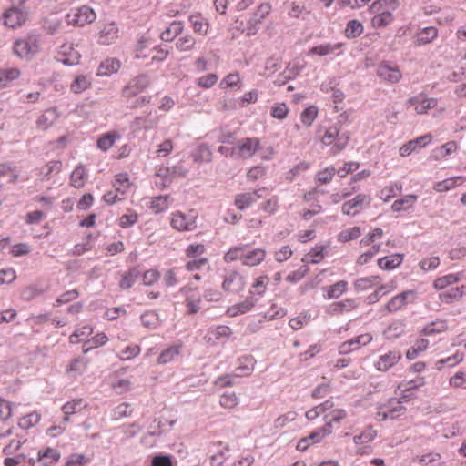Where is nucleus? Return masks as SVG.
I'll list each match as a JSON object with an SVG mask.
<instances>
[{
    "label": "nucleus",
    "mask_w": 466,
    "mask_h": 466,
    "mask_svg": "<svg viewBox=\"0 0 466 466\" xmlns=\"http://www.w3.org/2000/svg\"><path fill=\"white\" fill-rule=\"evenodd\" d=\"M406 411L405 407L402 405L401 400H390L385 410H380L377 413L379 420H394L399 418Z\"/></svg>",
    "instance_id": "dca6fc26"
},
{
    "label": "nucleus",
    "mask_w": 466,
    "mask_h": 466,
    "mask_svg": "<svg viewBox=\"0 0 466 466\" xmlns=\"http://www.w3.org/2000/svg\"><path fill=\"white\" fill-rule=\"evenodd\" d=\"M266 257V251L263 248H255L252 250L248 249V246H246V249L243 255L242 265L248 267H255L260 264Z\"/></svg>",
    "instance_id": "5701e85b"
},
{
    "label": "nucleus",
    "mask_w": 466,
    "mask_h": 466,
    "mask_svg": "<svg viewBox=\"0 0 466 466\" xmlns=\"http://www.w3.org/2000/svg\"><path fill=\"white\" fill-rule=\"evenodd\" d=\"M131 183L129 181V177L126 173L117 174L115 177V181L113 183V187L115 190L119 193L121 196L125 195L128 188L130 187Z\"/></svg>",
    "instance_id": "79ce46f5"
},
{
    "label": "nucleus",
    "mask_w": 466,
    "mask_h": 466,
    "mask_svg": "<svg viewBox=\"0 0 466 466\" xmlns=\"http://www.w3.org/2000/svg\"><path fill=\"white\" fill-rule=\"evenodd\" d=\"M401 191V186L394 183L390 184L380 191L379 198L387 202L390 198L396 197Z\"/></svg>",
    "instance_id": "4d7b16f0"
},
{
    "label": "nucleus",
    "mask_w": 466,
    "mask_h": 466,
    "mask_svg": "<svg viewBox=\"0 0 466 466\" xmlns=\"http://www.w3.org/2000/svg\"><path fill=\"white\" fill-rule=\"evenodd\" d=\"M197 215L193 210L188 213L177 211L171 214L170 225L177 231H191L197 228Z\"/></svg>",
    "instance_id": "7ed1b4c3"
},
{
    "label": "nucleus",
    "mask_w": 466,
    "mask_h": 466,
    "mask_svg": "<svg viewBox=\"0 0 466 466\" xmlns=\"http://www.w3.org/2000/svg\"><path fill=\"white\" fill-rule=\"evenodd\" d=\"M83 407V400L81 399H75L71 401L66 402L62 407V411L65 414V417L63 418L64 422L68 421V416L76 413L79 411Z\"/></svg>",
    "instance_id": "49530a36"
},
{
    "label": "nucleus",
    "mask_w": 466,
    "mask_h": 466,
    "mask_svg": "<svg viewBox=\"0 0 466 466\" xmlns=\"http://www.w3.org/2000/svg\"><path fill=\"white\" fill-rule=\"evenodd\" d=\"M230 333V329L228 326L221 325L210 328L206 335V338L208 342L216 344L220 339L228 338Z\"/></svg>",
    "instance_id": "cd10ccee"
},
{
    "label": "nucleus",
    "mask_w": 466,
    "mask_h": 466,
    "mask_svg": "<svg viewBox=\"0 0 466 466\" xmlns=\"http://www.w3.org/2000/svg\"><path fill=\"white\" fill-rule=\"evenodd\" d=\"M429 346V341L424 339L416 340L415 344L408 349L406 352L407 359L412 360L417 358L419 353L424 351Z\"/></svg>",
    "instance_id": "864d4df0"
},
{
    "label": "nucleus",
    "mask_w": 466,
    "mask_h": 466,
    "mask_svg": "<svg viewBox=\"0 0 466 466\" xmlns=\"http://www.w3.org/2000/svg\"><path fill=\"white\" fill-rule=\"evenodd\" d=\"M371 340V335L368 333L361 334L352 339L341 343L339 348V352L341 355L349 354L351 351L358 350L360 346L369 344Z\"/></svg>",
    "instance_id": "a211bd4d"
},
{
    "label": "nucleus",
    "mask_w": 466,
    "mask_h": 466,
    "mask_svg": "<svg viewBox=\"0 0 466 466\" xmlns=\"http://www.w3.org/2000/svg\"><path fill=\"white\" fill-rule=\"evenodd\" d=\"M395 289V285L393 282L381 285L378 289L374 292L370 293L367 298L366 301L368 304H374L377 302L381 297L386 294L393 291Z\"/></svg>",
    "instance_id": "ea45409f"
},
{
    "label": "nucleus",
    "mask_w": 466,
    "mask_h": 466,
    "mask_svg": "<svg viewBox=\"0 0 466 466\" xmlns=\"http://www.w3.org/2000/svg\"><path fill=\"white\" fill-rule=\"evenodd\" d=\"M257 302L258 299H255L253 296H248L243 301L228 307L227 314L230 317L245 314L250 311Z\"/></svg>",
    "instance_id": "412c9836"
},
{
    "label": "nucleus",
    "mask_w": 466,
    "mask_h": 466,
    "mask_svg": "<svg viewBox=\"0 0 466 466\" xmlns=\"http://www.w3.org/2000/svg\"><path fill=\"white\" fill-rule=\"evenodd\" d=\"M348 282L346 280H339L333 285L324 287L327 292L324 294L325 299H338L348 290Z\"/></svg>",
    "instance_id": "bb28decb"
},
{
    "label": "nucleus",
    "mask_w": 466,
    "mask_h": 466,
    "mask_svg": "<svg viewBox=\"0 0 466 466\" xmlns=\"http://www.w3.org/2000/svg\"><path fill=\"white\" fill-rule=\"evenodd\" d=\"M465 181V178L463 177L458 176L453 177H449L446 179H443L442 181H440L435 184L434 189L437 192H446L451 189H453L459 185H461Z\"/></svg>",
    "instance_id": "72a5a7b5"
},
{
    "label": "nucleus",
    "mask_w": 466,
    "mask_h": 466,
    "mask_svg": "<svg viewBox=\"0 0 466 466\" xmlns=\"http://www.w3.org/2000/svg\"><path fill=\"white\" fill-rule=\"evenodd\" d=\"M403 260V255L400 253L392 254L378 259V266L384 270H392L398 268Z\"/></svg>",
    "instance_id": "c85d7f7f"
},
{
    "label": "nucleus",
    "mask_w": 466,
    "mask_h": 466,
    "mask_svg": "<svg viewBox=\"0 0 466 466\" xmlns=\"http://www.w3.org/2000/svg\"><path fill=\"white\" fill-rule=\"evenodd\" d=\"M179 291L185 296V305L188 315H195L202 309V298L196 289L184 286Z\"/></svg>",
    "instance_id": "39448f33"
},
{
    "label": "nucleus",
    "mask_w": 466,
    "mask_h": 466,
    "mask_svg": "<svg viewBox=\"0 0 466 466\" xmlns=\"http://www.w3.org/2000/svg\"><path fill=\"white\" fill-rule=\"evenodd\" d=\"M81 55L76 49L73 43H64L58 48L56 58L66 66H74L79 63Z\"/></svg>",
    "instance_id": "1a4fd4ad"
},
{
    "label": "nucleus",
    "mask_w": 466,
    "mask_h": 466,
    "mask_svg": "<svg viewBox=\"0 0 466 466\" xmlns=\"http://www.w3.org/2000/svg\"><path fill=\"white\" fill-rule=\"evenodd\" d=\"M349 141V133L341 132L338 124L327 128L321 137L322 144L326 147H330V153L333 155H336L346 148Z\"/></svg>",
    "instance_id": "f257e3e1"
},
{
    "label": "nucleus",
    "mask_w": 466,
    "mask_h": 466,
    "mask_svg": "<svg viewBox=\"0 0 466 466\" xmlns=\"http://www.w3.org/2000/svg\"><path fill=\"white\" fill-rule=\"evenodd\" d=\"M259 139L257 137H246L235 145L238 159L250 158L259 148Z\"/></svg>",
    "instance_id": "9b49d317"
},
{
    "label": "nucleus",
    "mask_w": 466,
    "mask_h": 466,
    "mask_svg": "<svg viewBox=\"0 0 466 466\" xmlns=\"http://www.w3.org/2000/svg\"><path fill=\"white\" fill-rule=\"evenodd\" d=\"M179 353H180L179 346H177V345L171 346L160 353V355L157 359V362L159 364H167V363L172 362L178 357Z\"/></svg>",
    "instance_id": "37998d69"
},
{
    "label": "nucleus",
    "mask_w": 466,
    "mask_h": 466,
    "mask_svg": "<svg viewBox=\"0 0 466 466\" xmlns=\"http://www.w3.org/2000/svg\"><path fill=\"white\" fill-rule=\"evenodd\" d=\"M189 21L193 26V29L196 33L200 35H206L208 28V23L206 19L202 18L199 15H191L189 17Z\"/></svg>",
    "instance_id": "69168bd1"
},
{
    "label": "nucleus",
    "mask_w": 466,
    "mask_h": 466,
    "mask_svg": "<svg viewBox=\"0 0 466 466\" xmlns=\"http://www.w3.org/2000/svg\"><path fill=\"white\" fill-rule=\"evenodd\" d=\"M363 32V25L358 20H350L348 22L345 35L348 38H355L360 35Z\"/></svg>",
    "instance_id": "e2e57ef3"
},
{
    "label": "nucleus",
    "mask_w": 466,
    "mask_h": 466,
    "mask_svg": "<svg viewBox=\"0 0 466 466\" xmlns=\"http://www.w3.org/2000/svg\"><path fill=\"white\" fill-rule=\"evenodd\" d=\"M377 437V431L372 427H367L360 434L353 437L355 444H364L372 441Z\"/></svg>",
    "instance_id": "5fc2aeb1"
},
{
    "label": "nucleus",
    "mask_w": 466,
    "mask_h": 466,
    "mask_svg": "<svg viewBox=\"0 0 466 466\" xmlns=\"http://www.w3.org/2000/svg\"><path fill=\"white\" fill-rule=\"evenodd\" d=\"M447 328L448 326L446 320L437 319L426 325L422 330V333L426 336H431L433 334L445 331Z\"/></svg>",
    "instance_id": "09e8293b"
},
{
    "label": "nucleus",
    "mask_w": 466,
    "mask_h": 466,
    "mask_svg": "<svg viewBox=\"0 0 466 466\" xmlns=\"http://www.w3.org/2000/svg\"><path fill=\"white\" fill-rule=\"evenodd\" d=\"M118 37V28L115 23H109L103 26L100 31L98 43L110 45Z\"/></svg>",
    "instance_id": "393cba45"
},
{
    "label": "nucleus",
    "mask_w": 466,
    "mask_h": 466,
    "mask_svg": "<svg viewBox=\"0 0 466 466\" xmlns=\"http://www.w3.org/2000/svg\"><path fill=\"white\" fill-rule=\"evenodd\" d=\"M38 40L35 35L17 39L13 46L14 53L20 58H30L38 52Z\"/></svg>",
    "instance_id": "f03ea898"
},
{
    "label": "nucleus",
    "mask_w": 466,
    "mask_h": 466,
    "mask_svg": "<svg viewBox=\"0 0 466 466\" xmlns=\"http://www.w3.org/2000/svg\"><path fill=\"white\" fill-rule=\"evenodd\" d=\"M239 365L234 370V376L237 378L249 375L255 367V360L251 356H246L239 359Z\"/></svg>",
    "instance_id": "a878e982"
},
{
    "label": "nucleus",
    "mask_w": 466,
    "mask_h": 466,
    "mask_svg": "<svg viewBox=\"0 0 466 466\" xmlns=\"http://www.w3.org/2000/svg\"><path fill=\"white\" fill-rule=\"evenodd\" d=\"M196 39L191 35L180 36L176 42V47L180 52H187L194 48Z\"/></svg>",
    "instance_id": "13d9d810"
},
{
    "label": "nucleus",
    "mask_w": 466,
    "mask_h": 466,
    "mask_svg": "<svg viewBox=\"0 0 466 466\" xmlns=\"http://www.w3.org/2000/svg\"><path fill=\"white\" fill-rule=\"evenodd\" d=\"M119 135L116 132H109L102 135L98 137L96 145L97 147L106 152L113 147L115 142L119 138Z\"/></svg>",
    "instance_id": "a19ab883"
},
{
    "label": "nucleus",
    "mask_w": 466,
    "mask_h": 466,
    "mask_svg": "<svg viewBox=\"0 0 466 466\" xmlns=\"http://www.w3.org/2000/svg\"><path fill=\"white\" fill-rule=\"evenodd\" d=\"M401 360V353L399 350H390L380 355L374 363L377 370L385 372L396 365Z\"/></svg>",
    "instance_id": "4468645a"
},
{
    "label": "nucleus",
    "mask_w": 466,
    "mask_h": 466,
    "mask_svg": "<svg viewBox=\"0 0 466 466\" xmlns=\"http://www.w3.org/2000/svg\"><path fill=\"white\" fill-rule=\"evenodd\" d=\"M60 459V452L54 448H46L38 451L36 460H30L31 464L35 461L42 463L43 466H51Z\"/></svg>",
    "instance_id": "4be33fe9"
},
{
    "label": "nucleus",
    "mask_w": 466,
    "mask_h": 466,
    "mask_svg": "<svg viewBox=\"0 0 466 466\" xmlns=\"http://www.w3.org/2000/svg\"><path fill=\"white\" fill-rule=\"evenodd\" d=\"M462 273L448 274L436 279L433 282V287L436 289H444L446 287L459 282L462 279Z\"/></svg>",
    "instance_id": "c9c22d12"
},
{
    "label": "nucleus",
    "mask_w": 466,
    "mask_h": 466,
    "mask_svg": "<svg viewBox=\"0 0 466 466\" xmlns=\"http://www.w3.org/2000/svg\"><path fill=\"white\" fill-rule=\"evenodd\" d=\"M432 140V137L430 133L419 137L415 139L410 140L400 147V155L401 157H408L412 152L417 151L422 147H425Z\"/></svg>",
    "instance_id": "2eb2a0df"
},
{
    "label": "nucleus",
    "mask_w": 466,
    "mask_h": 466,
    "mask_svg": "<svg viewBox=\"0 0 466 466\" xmlns=\"http://www.w3.org/2000/svg\"><path fill=\"white\" fill-rule=\"evenodd\" d=\"M370 203V197L366 194H358L352 199L346 201L342 207V212L348 216L357 215L364 206H369Z\"/></svg>",
    "instance_id": "f8f14e48"
},
{
    "label": "nucleus",
    "mask_w": 466,
    "mask_h": 466,
    "mask_svg": "<svg viewBox=\"0 0 466 466\" xmlns=\"http://www.w3.org/2000/svg\"><path fill=\"white\" fill-rule=\"evenodd\" d=\"M168 196H158L151 199L149 208L155 213L159 214L166 211L169 207Z\"/></svg>",
    "instance_id": "c03bdc74"
},
{
    "label": "nucleus",
    "mask_w": 466,
    "mask_h": 466,
    "mask_svg": "<svg viewBox=\"0 0 466 466\" xmlns=\"http://www.w3.org/2000/svg\"><path fill=\"white\" fill-rule=\"evenodd\" d=\"M212 152L206 144L199 145L193 153V158L197 162H209L211 160Z\"/></svg>",
    "instance_id": "603ef678"
},
{
    "label": "nucleus",
    "mask_w": 466,
    "mask_h": 466,
    "mask_svg": "<svg viewBox=\"0 0 466 466\" xmlns=\"http://www.w3.org/2000/svg\"><path fill=\"white\" fill-rule=\"evenodd\" d=\"M466 292V286L451 288L440 293L439 298L444 303H451L453 300L461 299Z\"/></svg>",
    "instance_id": "f704fd0d"
},
{
    "label": "nucleus",
    "mask_w": 466,
    "mask_h": 466,
    "mask_svg": "<svg viewBox=\"0 0 466 466\" xmlns=\"http://www.w3.org/2000/svg\"><path fill=\"white\" fill-rule=\"evenodd\" d=\"M317 115L318 108L314 106H310L302 111L300 115V120L304 126L309 127L316 119Z\"/></svg>",
    "instance_id": "774afa93"
},
{
    "label": "nucleus",
    "mask_w": 466,
    "mask_h": 466,
    "mask_svg": "<svg viewBox=\"0 0 466 466\" xmlns=\"http://www.w3.org/2000/svg\"><path fill=\"white\" fill-rule=\"evenodd\" d=\"M139 275H140V272L137 268H130L129 270L123 273L122 279L119 281V287L122 289H130L135 284V282L137 281Z\"/></svg>",
    "instance_id": "58836bf2"
},
{
    "label": "nucleus",
    "mask_w": 466,
    "mask_h": 466,
    "mask_svg": "<svg viewBox=\"0 0 466 466\" xmlns=\"http://www.w3.org/2000/svg\"><path fill=\"white\" fill-rule=\"evenodd\" d=\"M361 235L360 227L355 226L339 232L338 238L341 242H348L350 240L357 239Z\"/></svg>",
    "instance_id": "bf43d9fd"
},
{
    "label": "nucleus",
    "mask_w": 466,
    "mask_h": 466,
    "mask_svg": "<svg viewBox=\"0 0 466 466\" xmlns=\"http://www.w3.org/2000/svg\"><path fill=\"white\" fill-rule=\"evenodd\" d=\"M107 342V337L105 333H98L94 336L91 339H88L84 344V352H88L93 348L103 346Z\"/></svg>",
    "instance_id": "0e129e2a"
},
{
    "label": "nucleus",
    "mask_w": 466,
    "mask_h": 466,
    "mask_svg": "<svg viewBox=\"0 0 466 466\" xmlns=\"http://www.w3.org/2000/svg\"><path fill=\"white\" fill-rule=\"evenodd\" d=\"M266 194V187H260L252 191L238 194L235 197V205L238 209L245 210L258 199L265 198Z\"/></svg>",
    "instance_id": "0eeeda50"
},
{
    "label": "nucleus",
    "mask_w": 466,
    "mask_h": 466,
    "mask_svg": "<svg viewBox=\"0 0 466 466\" xmlns=\"http://www.w3.org/2000/svg\"><path fill=\"white\" fill-rule=\"evenodd\" d=\"M91 76L88 75H78L70 85V90L75 94H80L90 87Z\"/></svg>",
    "instance_id": "2f4dec72"
},
{
    "label": "nucleus",
    "mask_w": 466,
    "mask_h": 466,
    "mask_svg": "<svg viewBox=\"0 0 466 466\" xmlns=\"http://www.w3.org/2000/svg\"><path fill=\"white\" fill-rule=\"evenodd\" d=\"M418 197L413 194L405 195L400 199H397L391 205V209L394 212H400L410 209L417 201Z\"/></svg>",
    "instance_id": "473e14b6"
},
{
    "label": "nucleus",
    "mask_w": 466,
    "mask_h": 466,
    "mask_svg": "<svg viewBox=\"0 0 466 466\" xmlns=\"http://www.w3.org/2000/svg\"><path fill=\"white\" fill-rule=\"evenodd\" d=\"M341 48V43H323L311 47L308 55H316L319 56H327L330 55L339 56L342 54Z\"/></svg>",
    "instance_id": "6ab92c4d"
},
{
    "label": "nucleus",
    "mask_w": 466,
    "mask_h": 466,
    "mask_svg": "<svg viewBox=\"0 0 466 466\" xmlns=\"http://www.w3.org/2000/svg\"><path fill=\"white\" fill-rule=\"evenodd\" d=\"M392 21V13L388 10L383 11L382 13L380 12V14H378L377 15H373L371 18L372 26L377 28L387 26L391 24Z\"/></svg>",
    "instance_id": "8fccbe9b"
},
{
    "label": "nucleus",
    "mask_w": 466,
    "mask_h": 466,
    "mask_svg": "<svg viewBox=\"0 0 466 466\" xmlns=\"http://www.w3.org/2000/svg\"><path fill=\"white\" fill-rule=\"evenodd\" d=\"M40 419L41 415L38 412L34 411L22 417L18 422V426L21 429L28 430L36 425L40 421Z\"/></svg>",
    "instance_id": "6e6d98bb"
},
{
    "label": "nucleus",
    "mask_w": 466,
    "mask_h": 466,
    "mask_svg": "<svg viewBox=\"0 0 466 466\" xmlns=\"http://www.w3.org/2000/svg\"><path fill=\"white\" fill-rule=\"evenodd\" d=\"M149 85V79L147 76L141 75L134 78L124 89L123 96L126 98H132L143 91Z\"/></svg>",
    "instance_id": "f3484780"
},
{
    "label": "nucleus",
    "mask_w": 466,
    "mask_h": 466,
    "mask_svg": "<svg viewBox=\"0 0 466 466\" xmlns=\"http://www.w3.org/2000/svg\"><path fill=\"white\" fill-rule=\"evenodd\" d=\"M416 299V292L413 290L403 291L392 297L385 305L389 313H395L402 309L406 305L413 303Z\"/></svg>",
    "instance_id": "6e6552de"
},
{
    "label": "nucleus",
    "mask_w": 466,
    "mask_h": 466,
    "mask_svg": "<svg viewBox=\"0 0 466 466\" xmlns=\"http://www.w3.org/2000/svg\"><path fill=\"white\" fill-rule=\"evenodd\" d=\"M140 319L142 325L149 329H156L160 325L158 315L155 311H146Z\"/></svg>",
    "instance_id": "de8ad7c7"
},
{
    "label": "nucleus",
    "mask_w": 466,
    "mask_h": 466,
    "mask_svg": "<svg viewBox=\"0 0 466 466\" xmlns=\"http://www.w3.org/2000/svg\"><path fill=\"white\" fill-rule=\"evenodd\" d=\"M96 13L91 7L87 5H83L74 9L66 15V22L69 25L78 26H84L86 25L91 24L96 20Z\"/></svg>",
    "instance_id": "20e7f679"
},
{
    "label": "nucleus",
    "mask_w": 466,
    "mask_h": 466,
    "mask_svg": "<svg viewBox=\"0 0 466 466\" xmlns=\"http://www.w3.org/2000/svg\"><path fill=\"white\" fill-rule=\"evenodd\" d=\"M246 249V245L236 246L229 248V250L224 255V261L227 263L235 261V260H243L244 251Z\"/></svg>",
    "instance_id": "052dcab7"
},
{
    "label": "nucleus",
    "mask_w": 466,
    "mask_h": 466,
    "mask_svg": "<svg viewBox=\"0 0 466 466\" xmlns=\"http://www.w3.org/2000/svg\"><path fill=\"white\" fill-rule=\"evenodd\" d=\"M332 432V425L329 422H327L325 425H323L320 428H318L316 431L311 432L309 436H307V439L310 443H318L323 438L329 435Z\"/></svg>",
    "instance_id": "a18cd8bd"
},
{
    "label": "nucleus",
    "mask_w": 466,
    "mask_h": 466,
    "mask_svg": "<svg viewBox=\"0 0 466 466\" xmlns=\"http://www.w3.org/2000/svg\"><path fill=\"white\" fill-rule=\"evenodd\" d=\"M377 76L390 84H396L401 79V73L398 66L386 62L380 63L377 67Z\"/></svg>",
    "instance_id": "ddd939ff"
},
{
    "label": "nucleus",
    "mask_w": 466,
    "mask_h": 466,
    "mask_svg": "<svg viewBox=\"0 0 466 466\" xmlns=\"http://www.w3.org/2000/svg\"><path fill=\"white\" fill-rule=\"evenodd\" d=\"M268 281V276H260L256 279L249 290L250 296L258 295L261 297L266 291Z\"/></svg>",
    "instance_id": "3c124183"
},
{
    "label": "nucleus",
    "mask_w": 466,
    "mask_h": 466,
    "mask_svg": "<svg viewBox=\"0 0 466 466\" xmlns=\"http://www.w3.org/2000/svg\"><path fill=\"white\" fill-rule=\"evenodd\" d=\"M121 66V62L116 57H108L103 60L98 68L97 76H110L116 73Z\"/></svg>",
    "instance_id": "b1692460"
},
{
    "label": "nucleus",
    "mask_w": 466,
    "mask_h": 466,
    "mask_svg": "<svg viewBox=\"0 0 466 466\" xmlns=\"http://www.w3.org/2000/svg\"><path fill=\"white\" fill-rule=\"evenodd\" d=\"M59 115L56 108L46 110L37 119L36 125L40 129L46 130L51 127L58 118Z\"/></svg>",
    "instance_id": "7c9ffc66"
},
{
    "label": "nucleus",
    "mask_w": 466,
    "mask_h": 466,
    "mask_svg": "<svg viewBox=\"0 0 466 466\" xmlns=\"http://www.w3.org/2000/svg\"><path fill=\"white\" fill-rule=\"evenodd\" d=\"M87 173L84 166H77L72 172L71 185L76 188L82 187L86 180Z\"/></svg>",
    "instance_id": "4c0bfd02"
},
{
    "label": "nucleus",
    "mask_w": 466,
    "mask_h": 466,
    "mask_svg": "<svg viewBox=\"0 0 466 466\" xmlns=\"http://www.w3.org/2000/svg\"><path fill=\"white\" fill-rule=\"evenodd\" d=\"M323 248L315 247L304 256L302 261L306 263L318 264L323 259Z\"/></svg>",
    "instance_id": "338daca9"
},
{
    "label": "nucleus",
    "mask_w": 466,
    "mask_h": 466,
    "mask_svg": "<svg viewBox=\"0 0 466 466\" xmlns=\"http://www.w3.org/2000/svg\"><path fill=\"white\" fill-rule=\"evenodd\" d=\"M407 103L409 106H413L418 114H426L429 109L434 108L437 106L435 98L425 97L421 95L410 97Z\"/></svg>",
    "instance_id": "aec40b11"
},
{
    "label": "nucleus",
    "mask_w": 466,
    "mask_h": 466,
    "mask_svg": "<svg viewBox=\"0 0 466 466\" xmlns=\"http://www.w3.org/2000/svg\"><path fill=\"white\" fill-rule=\"evenodd\" d=\"M246 281L244 276L238 271H230L226 274L222 282V289L228 293H239L244 289Z\"/></svg>",
    "instance_id": "9d476101"
},
{
    "label": "nucleus",
    "mask_w": 466,
    "mask_h": 466,
    "mask_svg": "<svg viewBox=\"0 0 466 466\" xmlns=\"http://www.w3.org/2000/svg\"><path fill=\"white\" fill-rule=\"evenodd\" d=\"M438 36V29L434 26H427L420 29L415 36L417 45H426L431 43Z\"/></svg>",
    "instance_id": "c756f323"
},
{
    "label": "nucleus",
    "mask_w": 466,
    "mask_h": 466,
    "mask_svg": "<svg viewBox=\"0 0 466 466\" xmlns=\"http://www.w3.org/2000/svg\"><path fill=\"white\" fill-rule=\"evenodd\" d=\"M44 292V289L36 285H29L22 289L21 299L25 301H30L35 298L42 295Z\"/></svg>",
    "instance_id": "680f3d73"
},
{
    "label": "nucleus",
    "mask_w": 466,
    "mask_h": 466,
    "mask_svg": "<svg viewBox=\"0 0 466 466\" xmlns=\"http://www.w3.org/2000/svg\"><path fill=\"white\" fill-rule=\"evenodd\" d=\"M183 28L181 22L174 21L165 31L161 33L160 37L163 41L170 42L182 33Z\"/></svg>",
    "instance_id": "e433bc0d"
},
{
    "label": "nucleus",
    "mask_w": 466,
    "mask_h": 466,
    "mask_svg": "<svg viewBox=\"0 0 466 466\" xmlns=\"http://www.w3.org/2000/svg\"><path fill=\"white\" fill-rule=\"evenodd\" d=\"M27 8L25 6L14 5L4 14V23L11 28L21 26L27 20Z\"/></svg>",
    "instance_id": "423d86ee"
}]
</instances>
